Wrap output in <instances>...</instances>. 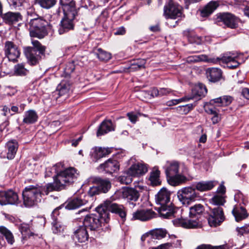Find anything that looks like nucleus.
<instances>
[{
  "label": "nucleus",
  "mask_w": 249,
  "mask_h": 249,
  "mask_svg": "<svg viewBox=\"0 0 249 249\" xmlns=\"http://www.w3.org/2000/svg\"><path fill=\"white\" fill-rule=\"evenodd\" d=\"M124 207L116 203L107 202L96 208V213L87 214L83 220V226L90 231H97L107 224L109 221V212L117 213L124 218Z\"/></svg>",
  "instance_id": "nucleus-1"
},
{
  "label": "nucleus",
  "mask_w": 249,
  "mask_h": 249,
  "mask_svg": "<svg viewBox=\"0 0 249 249\" xmlns=\"http://www.w3.org/2000/svg\"><path fill=\"white\" fill-rule=\"evenodd\" d=\"M170 196L171 193L164 187L161 188L155 196L156 202L160 205L157 210L160 214L165 218L175 217V213L179 211L178 209L172 205Z\"/></svg>",
  "instance_id": "nucleus-2"
},
{
  "label": "nucleus",
  "mask_w": 249,
  "mask_h": 249,
  "mask_svg": "<svg viewBox=\"0 0 249 249\" xmlns=\"http://www.w3.org/2000/svg\"><path fill=\"white\" fill-rule=\"evenodd\" d=\"M51 185L45 186L30 185L22 192L24 204L26 207H31L41 201L42 195H47L52 189Z\"/></svg>",
  "instance_id": "nucleus-3"
},
{
  "label": "nucleus",
  "mask_w": 249,
  "mask_h": 249,
  "mask_svg": "<svg viewBox=\"0 0 249 249\" xmlns=\"http://www.w3.org/2000/svg\"><path fill=\"white\" fill-rule=\"evenodd\" d=\"M79 176V173L75 168L70 167L60 172L56 175L53 183L51 185L52 191H59L64 188L66 185L73 182Z\"/></svg>",
  "instance_id": "nucleus-4"
},
{
  "label": "nucleus",
  "mask_w": 249,
  "mask_h": 249,
  "mask_svg": "<svg viewBox=\"0 0 249 249\" xmlns=\"http://www.w3.org/2000/svg\"><path fill=\"white\" fill-rule=\"evenodd\" d=\"M32 47H27L24 49V53L28 63L31 65H37L41 59V55H44L46 47L37 40L32 39Z\"/></svg>",
  "instance_id": "nucleus-5"
},
{
  "label": "nucleus",
  "mask_w": 249,
  "mask_h": 249,
  "mask_svg": "<svg viewBox=\"0 0 249 249\" xmlns=\"http://www.w3.org/2000/svg\"><path fill=\"white\" fill-rule=\"evenodd\" d=\"M130 166L125 172V184H129L135 177H140L148 171V165L143 162H136V159L132 157L127 161Z\"/></svg>",
  "instance_id": "nucleus-6"
},
{
  "label": "nucleus",
  "mask_w": 249,
  "mask_h": 249,
  "mask_svg": "<svg viewBox=\"0 0 249 249\" xmlns=\"http://www.w3.org/2000/svg\"><path fill=\"white\" fill-rule=\"evenodd\" d=\"M179 163L177 161L170 162L165 168V173L168 182L176 186L185 180V178L178 174Z\"/></svg>",
  "instance_id": "nucleus-7"
},
{
  "label": "nucleus",
  "mask_w": 249,
  "mask_h": 249,
  "mask_svg": "<svg viewBox=\"0 0 249 249\" xmlns=\"http://www.w3.org/2000/svg\"><path fill=\"white\" fill-rule=\"evenodd\" d=\"M32 29L30 32L32 37L42 38L46 35V27L48 25V22L44 20L42 17L31 20L30 22Z\"/></svg>",
  "instance_id": "nucleus-8"
},
{
  "label": "nucleus",
  "mask_w": 249,
  "mask_h": 249,
  "mask_svg": "<svg viewBox=\"0 0 249 249\" xmlns=\"http://www.w3.org/2000/svg\"><path fill=\"white\" fill-rule=\"evenodd\" d=\"M179 200L183 205H189L194 201L198 197V194L196 192L195 188L193 186L184 187L178 191L177 193Z\"/></svg>",
  "instance_id": "nucleus-9"
},
{
  "label": "nucleus",
  "mask_w": 249,
  "mask_h": 249,
  "mask_svg": "<svg viewBox=\"0 0 249 249\" xmlns=\"http://www.w3.org/2000/svg\"><path fill=\"white\" fill-rule=\"evenodd\" d=\"M61 6L58 8L56 14L61 16H75L77 11L75 7V2L74 0H60Z\"/></svg>",
  "instance_id": "nucleus-10"
},
{
  "label": "nucleus",
  "mask_w": 249,
  "mask_h": 249,
  "mask_svg": "<svg viewBox=\"0 0 249 249\" xmlns=\"http://www.w3.org/2000/svg\"><path fill=\"white\" fill-rule=\"evenodd\" d=\"M19 202L18 196L16 192L12 190L0 191V205H18Z\"/></svg>",
  "instance_id": "nucleus-11"
},
{
  "label": "nucleus",
  "mask_w": 249,
  "mask_h": 249,
  "mask_svg": "<svg viewBox=\"0 0 249 249\" xmlns=\"http://www.w3.org/2000/svg\"><path fill=\"white\" fill-rule=\"evenodd\" d=\"M3 51L5 56L9 60L13 62L17 61L20 54L18 47L11 41H6L4 43Z\"/></svg>",
  "instance_id": "nucleus-12"
},
{
  "label": "nucleus",
  "mask_w": 249,
  "mask_h": 249,
  "mask_svg": "<svg viewBox=\"0 0 249 249\" xmlns=\"http://www.w3.org/2000/svg\"><path fill=\"white\" fill-rule=\"evenodd\" d=\"M224 219L223 209L221 207H217L213 209L212 212L209 214L208 221L211 227H215L220 225Z\"/></svg>",
  "instance_id": "nucleus-13"
},
{
  "label": "nucleus",
  "mask_w": 249,
  "mask_h": 249,
  "mask_svg": "<svg viewBox=\"0 0 249 249\" xmlns=\"http://www.w3.org/2000/svg\"><path fill=\"white\" fill-rule=\"evenodd\" d=\"M18 146V143L17 140H9L5 144V150L1 153L0 157L10 160L13 159L17 153Z\"/></svg>",
  "instance_id": "nucleus-14"
},
{
  "label": "nucleus",
  "mask_w": 249,
  "mask_h": 249,
  "mask_svg": "<svg viewBox=\"0 0 249 249\" xmlns=\"http://www.w3.org/2000/svg\"><path fill=\"white\" fill-rule=\"evenodd\" d=\"M180 226L186 229H196L202 227V224L199 220L195 218L189 217L183 218L182 216L178 220Z\"/></svg>",
  "instance_id": "nucleus-15"
},
{
  "label": "nucleus",
  "mask_w": 249,
  "mask_h": 249,
  "mask_svg": "<svg viewBox=\"0 0 249 249\" xmlns=\"http://www.w3.org/2000/svg\"><path fill=\"white\" fill-rule=\"evenodd\" d=\"M120 165L117 160L109 159L103 164H101L98 169L101 172L112 174L119 169Z\"/></svg>",
  "instance_id": "nucleus-16"
},
{
  "label": "nucleus",
  "mask_w": 249,
  "mask_h": 249,
  "mask_svg": "<svg viewBox=\"0 0 249 249\" xmlns=\"http://www.w3.org/2000/svg\"><path fill=\"white\" fill-rule=\"evenodd\" d=\"M207 92V89L204 85L199 83L194 86L192 90L190 97H185L187 101L191 99L199 100L204 97Z\"/></svg>",
  "instance_id": "nucleus-17"
},
{
  "label": "nucleus",
  "mask_w": 249,
  "mask_h": 249,
  "mask_svg": "<svg viewBox=\"0 0 249 249\" xmlns=\"http://www.w3.org/2000/svg\"><path fill=\"white\" fill-rule=\"evenodd\" d=\"M183 8L177 3L170 0L164 7V16H178L182 15Z\"/></svg>",
  "instance_id": "nucleus-18"
},
{
  "label": "nucleus",
  "mask_w": 249,
  "mask_h": 249,
  "mask_svg": "<svg viewBox=\"0 0 249 249\" xmlns=\"http://www.w3.org/2000/svg\"><path fill=\"white\" fill-rule=\"evenodd\" d=\"M140 196L138 191L133 188L125 187V198L127 200V204L130 208L134 207L136 202Z\"/></svg>",
  "instance_id": "nucleus-19"
},
{
  "label": "nucleus",
  "mask_w": 249,
  "mask_h": 249,
  "mask_svg": "<svg viewBox=\"0 0 249 249\" xmlns=\"http://www.w3.org/2000/svg\"><path fill=\"white\" fill-rule=\"evenodd\" d=\"M71 83L69 81L68 78H65V79H63L57 86L55 91L56 93H57L59 97L68 96L71 88Z\"/></svg>",
  "instance_id": "nucleus-20"
},
{
  "label": "nucleus",
  "mask_w": 249,
  "mask_h": 249,
  "mask_svg": "<svg viewBox=\"0 0 249 249\" xmlns=\"http://www.w3.org/2000/svg\"><path fill=\"white\" fill-rule=\"evenodd\" d=\"M73 239L75 242L84 243L89 239V234L85 227L79 226L73 232Z\"/></svg>",
  "instance_id": "nucleus-21"
},
{
  "label": "nucleus",
  "mask_w": 249,
  "mask_h": 249,
  "mask_svg": "<svg viewBox=\"0 0 249 249\" xmlns=\"http://www.w3.org/2000/svg\"><path fill=\"white\" fill-rule=\"evenodd\" d=\"M74 17H64L61 21L60 27L58 30L60 35L67 32L74 27Z\"/></svg>",
  "instance_id": "nucleus-22"
},
{
  "label": "nucleus",
  "mask_w": 249,
  "mask_h": 249,
  "mask_svg": "<svg viewBox=\"0 0 249 249\" xmlns=\"http://www.w3.org/2000/svg\"><path fill=\"white\" fill-rule=\"evenodd\" d=\"M89 200L86 199V197L84 198H75L68 200L63 204V206L66 209L73 210L79 207L85 205L88 203Z\"/></svg>",
  "instance_id": "nucleus-23"
},
{
  "label": "nucleus",
  "mask_w": 249,
  "mask_h": 249,
  "mask_svg": "<svg viewBox=\"0 0 249 249\" xmlns=\"http://www.w3.org/2000/svg\"><path fill=\"white\" fill-rule=\"evenodd\" d=\"M222 71L217 68H209L206 70V75L208 80L212 82L219 81L222 77Z\"/></svg>",
  "instance_id": "nucleus-24"
},
{
  "label": "nucleus",
  "mask_w": 249,
  "mask_h": 249,
  "mask_svg": "<svg viewBox=\"0 0 249 249\" xmlns=\"http://www.w3.org/2000/svg\"><path fill=\"white\" fill-rule=\"evenodd\" d=\"M237 18L235 17H217L216 22L219 25H225L231 28L237 26Z\"/></svg>",
  "instance_id": "nucleus-25"
},
{
  "label": "nucleus",
  "mask_w": 249,
  "mask_h": 249,
  "mask_svg": "<svg viewBox=\"0 0 249 249\" xmlns=\"http://www.w3.org/2000/svg\"><path fill=\"white\" fill-rule=\"evenodd\" d=\"M233 97L229 95H224L211 100L209 103L214 106L222 107L230 105L233 101Z\"/></svg>",
  "instance_id": "nucleus-26"
},
{
  "label": "nucleus",
  "mask_w": 249,
  "mask_h": 249,
  "mask_svg": "<svg viewBox=\"0 0 249 249\" xmlns=\"http://www.w3.org/2000/svg\"><path fill=\"white\" fill-rule=\"evenodd\" d=\"M111 153V148H102L95 147L91 151V156L95 160H98L106 157Z\"/></svg>",
  "instance_id": "nucleus-27"
},
{
  "label": "nucleus",
  "mask_w": 249,
  "mask_h": 249,
  "mask_svg": "<svg viewBox=\"0 0 249 249\" xmlns=\"http://www.w3.org/2000/svg\"><path fill=\"white\" fill-rule=\"evenodd\" d=\"M232 213L237 222H239L248 216L246 210L240 205H235L232 211Z\"/></svg>",
  "instance_id": "nucleus-28"
},
{
  "label": "nucleus",
  "mask_w": 249,
  "mask_h": 249,
  "mask_svg": "<svg viewBox=\"0 0 249 249\" xmlns=\"http://www.w3.org/2000/svg\"><path fill=\"white\" fill-rule=\"evenodd\" d=\"M215 181H199L196 182L193 186L200 192L208 191L212 189L217 184Z\"/></svg>",
  "instance_id": "nucleus-29"
},
{
  "label": "nucleus",
  "mask_w": 249,
  "mask_h": 249,
  "mask_svg": "<svg viewBox=\"0 0 249 249\" xmlns=\"http://www.w3.org/2000/svg\"><path fill=\"white\" fill-rule=\"evenodd\" d=\"M114 126L112 122L110 120H105L100 125L97 132V136L105 135L108 132L114 130Z\"/></svg>",
  "instance_id": "nucleus-30"
},
{
  "label": "nucleus",
  "mask_w": 249,
  "mask_h": 249,
  "mask_svg": "<svg viewBox=\"0 0 249 249\" xmlns=\"http://www.w3.org/2000/svg\"><path fill=\"white\" fill-rule=\"evenodd\" d=\"M154 213L150 210H138L133 213L132 219L147 221L153 217Z\"/></svg>",
  "instance_id": "nucleus-31"
},
{
  "label": "nucleus",
  "mask_w": 249,
  "mask_h": 249,
  "mask_svg": "<svg viewBox=\"0 0 249 249\" xmlns=\"http://www.w3.org/2000/svg\"><path fill=\"white\" fill-rule=\"evenodd\" d=\"M189 210V216L191 217L195 218L199 220L201 215L205 211V208L203 205L197 204L190 207Z\"/></svg>",
  "instance_id": "nucleus-32"
},
{
  "label": "nucleus",
  "mask_w": 249,
  "mask_h": 249,
  "mask_svg": "<svg viewBox=\"0 0 249 249\" xmlns=\"http://www.w3.org/2000/svg\"><path fill=\"white\" fill-rule=\"evenodd\" d=\"M146 60L139 59L134 60L131 62H125V69H128L130 71H134L144 68Z\"/></svg>",
  "instance_id": "nucleus-33"
},
{
  "label": "nucleus",
  "mask_w": 249,
  "mask_h": 249,
  "mask_svg": "<svg viewBox=\"0 0 249 249\" xmlns=\"http://www.w3.org/2000/svg\"><path fill=\"white\" fill-rule=\"evenodd\" d=\"M93 182L97 185L101 193H106L110 189L111 184L107 179H103L100 178H95Z\"/></svg>",
  "instance_id": "nucleus-34"
},
{
  "label": "nucleus",
  "mask_w": 249,
  "mask_h": 249,
  "mask_svg": "<svg viewBox=\"0 0 249 249\" xmlns=\"http://www.w3.org/2000/svg\"><path fill=\"white\" fill-rule=\"evenodd\" d=\"M160 171L157 167H154L150 173L149 180L150 184L153 186H159L161 184L160 178Z\"/></svg>",
  "instance_id": "nucleus-35"
},
{
  "label": "nucleus",
  "mask_w": 249,
  "mask_h": 249,
  "mask_svg": "<svg viewBox=\"0 0 249 249\" xmlns=\"http://www.w3.org/2000/svg\"><path fill=\"white\" fill-rule=\"evenodd\" d=\"M205 110L208 114L213 115L211 120L213 124L217 123L220 120V118L218 116V111L214 106L209 103L205 106Z\"/></svg>",
  "instance_id": "nucleus-36"
},
{
  "label": "nucleus",
  "mask_w": 249,
  "mask_h": 249,
  "mask_svg": "<svg viewBox=\"0 0 249 249\" xmlns=\"http://www.w3.org/2000/svg\"><path fill=\"white\" fill-rule=\"evenodd\" d=\"M223 63L226 64L227 67L231 69L236 68L239 65V63L235 59V57L228 53L223 54Z\"/></svg>",
  "instance_id": "nucleus-37"
},
{
  "label": "nucleus",
  "mask_w": 249,
  "mask_h": 249,
  "mask_svg": "<svg viewBox=\"0 0 249 249\" xmlns=\"http://www.w3.org/2000/svg\"><path fill=\"white\" fill-rule=\"evenodd\" d=\"M38 119L36 112L34 110H29L25 112L23 123L26 124H33L35 123Z\"/></svg>",
  "instance_id": "nucleus-38"
},
{
  "label": "nucleus",
  "mask_w": 249,
  "mask_h": 249,
  "mask_svg": "<svg viewBox=\"0 0 249 249\" xmlns=\"http://www.w3.org/2000/svg\"><path fill=\"white\" fill-rule=\"evenodd\" d=\"M151 239L160 240L166 237L167 231L164 229H156L150 231Z\"/></svg>",
  "instance_id": "nucleus-39"
},
{
  "label": "nucleus",
  "mask_w": 249,
  "mask_h": 249,
  "mask_svg": "<svg viewBox=\"0 0 249 249\" xmlns=\"http://www.w3.org/2000/svg\"><path fill=\"white\" fill-rule=\"evenodd\" d=\"M219 4L217 1H211L209 2L201 10V13L208 16L218 7Z\"/></svg>",
  "instance_id": "nucleus-40"
},
{
  "label": "nucleus",
  "mask_w": 249,
  "mask_h": 249,
  "mask_svg": "<svg viewBox=\"0 0 249 249\" xmlns=\"http://www.w3.org/2000/svg\"><path fill=\"white\" fill-rule=\"evenodd\" d=\"M94 53L98 59L101 61H107L109 60L111 57V54L101 48H98L94 52Z\"/></svg>",
  "instance_id": "nucleus-41"
},
{
  "label": "nucleus",
  "mask_w": 249,
  "mask_h": 249,
  "mask_svg": "<svg viewBox=\"0 0 249 249\" xmlns=\"http://www.w3.org/2000/svg\"><path fill=\"white\" fill-rule=\"evenodd\" d=\"M0 233L5 237L9 244H13L14 242V238L12 232L5 227H0Z\"/></svg>",
  "instance_id": "nucleus-42"
},
{
  "label": "nucleus",
  "mask_w": 249,
  "mask_h": 249,
  "mask_svg": "<svg viewBox=\"0 0 249 249\" xmlns=\"http://www.w3.org/2000/svg\"><path fill=\"white\" fill-rule=\"evenodd\" d=\"M76 65H80L78 63L77 60H73L67 64L64 70V72L66 75L65 78H69L70 74L75 69Z\"/></svg>",
  "instance_id": "nucleus-43"
},
{
  "label": "nucleus",
  "mask_w": 249,
  "mask_h": 249,
  "mask_svg": "<svg viewBox=\"0 0 249 249\" xmlns=\"http://www.w3.org/2000/svg\"><path fill=\"white\" fill-rule=\"evenodd\" d=\"M28 72V71L25 68L23 63L18 64L14 67V73L17 75H26Z\"/></svg>",
  "instance_id": "nucleus-44"
},
{
  "label": "nucleus",
  "mask_w": 249,
  "mask_h": 249,
  "mask_svg": "<svg viewBox=\"0 0 249 249\" xmlns=\"http://www.w3.org/2000/svg\"><path fill=\"white\" fill-rule=\"evenodd\" d=\"M172 91L171 89L167 88H160L158 89L157 88H154L151 91V94L153 96H163L166 95Z\"/></svg>",
  "instance_id": "nucleus-45"
},
{
  "label": "nucleus",
  "mask_w": 249,
  "mask_h": 249,
  "mask_svg": "<svg viewBox=\"0 0 249 249\" xmlns=\"http://www.w3.org/2000/svg\"><path fill=\"white\" fill-rule=\"evenodd\" d=\"M203 56H205L202 58V61L208 63H211L213 64H220L223 63V55L220 57H209L208 56L205 54H202Z\"/></svg>",
  "instance_id": "nucleus-46"
},
{
  "label": "nucleus",
  "mask_w": 249,
  "mask_h": 249,
  "mask_svg": "<svg viewBox=\"0 0 249 249\" xmlns=\"http://www.w3.org/2000/svg\"><path fill=\"white\" fill-rule=\"evenodd\" d=\"M196 249H228L227 245L213 246L210 244H201L198 246Z\"/></svg>",
  "instance_id": "nucleus-47"
},
{
  "label": "nucleus",
  "mask_w": 249,
  "mask_h": 249,
  "mask_svg": "<svg viewBox=\"0 0 249 249\" xmlns=\"http://www.w3.org/2000/svg\"><path fill=\"white\" fill-rule=\"evenodd\" d=\"M183 35L184 36L188 38L189 41L193 42L196 38H198V37L196 36L193 30L187 29L183 32Z\"/></svg>",
  "instance_id": "nucleus-48"
},
{
  "label": "nucleus",
  "mask_w": 249,
  "mask_h": 249,
  "mask_svg": "<svg viewBox=\"0 0 249 249\" xmlns=\"http://www.w3.org/2000/svg\"><path fill=\"white\" fill-rule=\"evenodd\" d=\"M19 229L22 236L24 238H27V237H30L32 235V232H31L28 225L25 224H21L19 226Z\"/></svg>",
  "instance_id": "nucleus-49"
},
{
  "label": "nucleus",
  "mask_w": 249,
  "mask_h": 249,
  "mask_svg": "<svg viewBox=\"0 0 249 249\" xmlns=\"http://www.w3.org/2000/svg\"><path fill=\"white\" fill-rule=\"evenodd\" d=\"M37 2L43 8L49 9L53 6L55 2V0H37Z\"/></svg>",
  "instance_id": "nucleus-50"
},
{
  "label": "nucleus",
  "mask_w": 249,
  "mask_h": 249,
  "mask_svg": "<svg viewBox=\"0 0 249 249\" xmlns=\"http://www.w3.org/2000/svg\"><path fill=\"white\" fill-rule=\"evenodd\" d=\"M180 17H166L167 24L171 27H175L179 20L178 18Z\"/></svg>",
  "instance_id": "nucleus-51"
},
{
  "label": "nucleus",
  "mask_w": 249,
  "mask_h": 249,
  "mask_svg": "<svg viewBox=\"0 0 249 249\" xmlns=\"http://www.w3.org/2000/svg\"><path fill=\"white\" fill-rule=\"evenodd\" d=\"M211 202L215 205H223L225 202V200L223 196L216 195L211 199Z\"/></svg>",
  "instance_id": "nucleus-52"
},
{
  "label": "nucleus",
  "mask_w": 249,
  "mask_h": 249,
  "mask_svg": "<svg viewBox=\"0 0 249 249\" xmlns=\"http://www.w3.org/2000/svg\"><path fill=\"white\" fill-rule=\"evenodd\" d=\"M21 17H1L3 21L6 23L12 25L18 22Z\"/></svg>",
  "instance_id": "nucleus-53"
},
{
  "label": "nucleus",
  "mask_w": 249,
  "mask_h": 249,
  "mask_svg": "<svg viewBox=\"0 0 249 249\" xmlns=\"http://www.w3.org/2000/svg\"><path fill=\"white\" fill-rule=\"evenodd\" d=\"M236 231L238 236H242L244 234L249 233V224H246L242 227H237Z\"/></svg>",
  "instance_id": "nucleus-54"
},
{
  "label": "nucleus",
  "mask_w": 249,
  "mask_h": 249,
  "mask_svg": "<svg viewBox=\"0 0 249 249\" xmlns=\"http://www.w3.org/2000/svg\"><path fill=\"white\" fill-rule=\"evenodd\" d=\"M52 230L54 233H58L63 230V227L60 225L59 222H57L54 218L53 221L52 222Z\"/></svg>",
  "instance_id": "nucleus-55"
},
{
  "label": "nucleus",
  "mask_w": 249,
  "mask_h": 249,
  "mask_svg": "<svg viewBox=\"0 0 249 249\" xmlns=\"http://www.w3.org/2000/svg\"><path fill=\"white\" fill-rule=\"evenodd\" d=\"M60 163H57L53 166L51 168H48L46 169V173L45 175V177H50L51 176L52 173L53 172L56 173L57 174L58 173V170L57 169V167H60L61 166Z\"/></svg>",
  "instance_id": "nucleus-56"
},
{
  "label": "nucleus",
  "mask_w": 249,
  "mask_h": 249,
  "mask_svg": "<svg viewBox=\"0 0 249 249\" xmlns=\"http://www.w3.org/2000/svg\"><path fill=\"white\" fill-rule=\"evenodd\" d=\"M101 193V192L96 184L95 185L90 187L88 191V194L91 197L99 195Z\"/></svg>",
  "instance_id": "nucleus-57"
},
{
  "label": "nucleus",
  "mask_w": 249,
  "mask_h": 249,
  "mask_svg": "<svg viewBox=\"0 0 249 249\" xmlns=\"http://www.w3.org/2000/svg\"><path fill=\"white\" fill-rule=\"evenodd\" d=\"M127 116L132 123L135 124L138 119L139 114L136 112H131L128 113L127 114Z\"/></svg>",
  "instance_id": "nucleus-58"
},
{
  "label": "nucleus",
  "mask_w": 249,
  "mask_h": 249,
  "mask_svg": "<svg viewBox=\"0 0 249 249\" xmlns=\"http://www.w3.org/2000/svg\"><path fill=\"white\" fill-rule=\"evenodd\" d=\"M205 56H203L202 54L199 55L191 56L187 58V61L189 62H196L199 61H202V58Z\"/></svg>",
  "instance_id": "nucleus-59"
},
{
  "label": "nucleus",
  "mask_w": 249,
  "mask_h": 249,
  "mask_svg": "<svg viewBox=\"0 0 249 249\" xmlns=\"http://www.w3.org/2000/svg\"><path fill=\"white\" fill-rule=\"evenodd\" d=\"M114 199H121L124 198V188L123 187L121 189L116 191L114 196Z\"/></svg>",
  "instance_id": "nucleus-60"
},
{
  "label": "nucleus",
  "mask_w": 249,
  "mask_h": 249,
  "mask_svg": "<svg viewBox=\"0 0 249 249\" xmlns=\"http://www.w3.org/2000/svg\"><path fill=\"white\" fill-rule=\"evenodd\" d=\"M185 101H187L185 97L179 99H173L168 101L166 103V105L168 106H172L173 105H177L179 103Z\"/></svg>",
  "instance_id": "nucleus-61"
},
{
  "label": "nucleus",
  "mask_w": 249,
  "mask_h": 249,
  "mask_svg": "<svg viewBox=\"0 0 249 249\" xmlns=\"http://www.w3.org/2000/svg\"><path fill=\"white\" fill-rule=\"evenodd\" d=\"M177 110L178 113L182 114H186L190 111L189 107L185 106H178Z\"/></svg>",
  "instance_id": "nucleus-62"
},
{
  "label": "nucleus",
  "mask_w": 249,
  "mask_h": 249,
  "mask_svg": "<svg viewBox=\"0 0 249 249\" xmlns=\"http://www.w3.org/2000/svg\"><path fill=\"white\" fill-rule=\"evenodd\" d=\"M24 1V0H8L10 5H12L14 7L21 6Z\"/></svg>",
  "instance_id": "nucleus-63"
},
{
  "label": "nucleus",
  "mask_w": 249,
  "mask_h": 249,
  "mask_svg": "<svg viewBox=\"0 0 249 249\" xmlns=\"http://www.w3.org/2000/svg\"><path fill=\"white\" fill-rule=\"evenodd\" d=\"M172 247V244L170 243H166L161 244L157 247L152 248L151 249H170Z\"/></svg>",
  "instance_id": "nucleus-64"
}]
</instances>
